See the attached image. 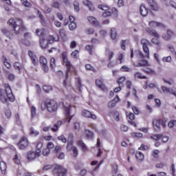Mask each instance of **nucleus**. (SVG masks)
<instances>
[{
  "label": "nucleus",
  "mask_w": 176,
  "mask_h": 176,
  "mask_svg": "<svg viewBox=\"0 0 176 176\" xmlns=\"http://www.w3.org/2000/svg\"><path fill=\"white\" fill-rule=\"evenodd\" d=\"M88 21L91 24H94V25H98V21H97V19L93 16L88 17Z\"/></svg>",
  "instance_id": "nucleus-28"
},
{
  "label": "nucleus",
  "mask_w": 176,
  "mask_h": 176,
  "mask_svg": "<svg viewBox=\"0 0 176 176\" xmlns=\"http://www.w3.org/2000/svg\"><path fill=\"white\" fill-rule=\"evenodd\" d=\"M63 111L65 112V115L66 118H69V115L71 114V105L67 104V105H64L63 104Z\"/></svg>",
  "instance_id": "nucleus-15"
},
{
  "label": "nucleus",
  "mask_w": 176,
  "mask_h": 176,
  "mask_svg": "<svg viewBox=\"0 0 176 176\" xmlns=\"http://www.w3.org/2000/svg\"><path fill=\"white\" fill-rule=\"evenodd\" d=\"M5 87V89H0V100L3 104H8V101L13 102V101H14V96L13 95V93H12L10 85L6 84Z\"/></svg>",
  "instance_id": "nucleus-2"
},
{
  "label": "nucleus",
  "mask_w": 176,
  "mask_h": 176,
  "mask_svg": "<svg viewBox=\"0 0 176 176\" xmlns=\"http://www.w3.org/2000/svg\"><path fill=\"white\" fill-rule=\"evenodd\" d=\"M174 126H176V120H172L168 122V127H169L170 129H173Z\"/></svg>",
  "instance_id": "nucleus-44"
},
{
  "label": "nucleus",
  "mask_w": 176,
  "mask_h": 176,
  "mask_svg": "<svg viewBox=\"0 0 176 176\" xmlns=\"http://www.w3.org/2000/svg\"><path fill=\"white\" fill-rule=\"evenodd\" d=\"M53 148H54V144H53V142H48L47 144V148H48L50 151V149H53Z\"/></svg>",
  "instance_id": "nucleus-59"
},
{
  "label": "nucleus",
  "mask_w": 176,
  "mask_h": 176,
  "mask_svg": "<svg viewBox=\"0 0 176 176\" xmlns=\"http://www.w3.org/2000/svg\"><path fill=\"white\" fill-rule=\"evenodd\" d=\"M52 86H48V85H44L43 87V89L44 90V91L45 93H49V91H50V90H52Z\"/></svg>",
  "instance_id": "nucleus-48"
},
{
  "label": "nucleus",
  "mask_w": 176,
  "mask_h": 176,
  "mask_svg": "<svg viewBox=\"0 0 176 176\" xmlns=\"http://www.w3.org/2000/svg\"><path fill=\"white\" fill-rule=\"evenodd\" d=\"M5 115L7 119H10V116H12V111H10V109L6 110Z\"/></svg>",
  "instance_id": "nucleus-52"
},
{
  "label": "nucleus",
  "mask_w": 176,
  "mask_h": 176,
  "mask_svg": "<svg viewBox=\"0 0 176 176\" xmlns=\"http://www.w3.org/2000/svg\"><path fill=\"white\" fill-rule=\"evenodd\" d=\"M147 2L150 6L151 10H154V12H157V10H159V6L155 0H147Z\"/></svg>",
  "instance_id": "nucleus-10"
},
{
  "label": "nucleus",
  "mask_w": 176,
  "mask_h": 176,
  "mask_svg": "<svg viewBox=\"0 0 176 176\" xmlns=\"http://www.w3.org/2000/svg\"><path fill=\"white\" fill-rule=\"evenodd\" d=\"M77 87L78 88L79 91H82V80L80 78H77Z\"/></svg>",
  "instance_id": "nucleus-41"
},
{
  "label": "nucleus",
  "mask_w": 176,
  "mask_h": 176,
  "mask_svg": "<svg viewBox=\"0 0 176 176\" xmlns=\"http://www.w3.org/2000/svg\"><path fill=\"white\" fill-rule=\"evenodd\" d=\"M116 102H119V96H116V98L108 103L109 108H114L116 107Z\"/></svg>",
  "instance_id": "nucleus-16"
},
{
  "label": "nucleus",
  "mask_w": 176,
  "mask_h": 176,
  "mask_svg": "<svg viewBox=\"0 0 176 176\" xmlns=\"http://www.w3.org/2000/svg\"><path fill=\"white\" fill-rule=\"evenodd\" d=\"M162 61H164V63H171V56H168L166 57H164L162 58Z\"/></svg>",
  "instance_id": "nucleus-55"
},
{
  "label": "nucleus",
  "mask_w": 176,
  "mask_h": 176,
  "mask_svg": "<svg viewBox=\"0 0 176 176\" xmlns=\"http://www.w3.org/2000/svg\"><path fill=\"white\" fill-rule=\"evenodd\" d=\"M98 9H100V10H104V12L102 13L103 17H109V16H111V12L108 11L109 10V7L108 6H105L104 4H99L98 6Z\"/></svg>",
  "instance_id": "nucleus-6"
},
{
  "label": "nucleus",
  "mask_w": 176,
  "mask_h": 176,
  "mask_svg": "<svg viewBox=\"0 0 176 176\" xmlns=\"http://www.w3.org/2000/svg\"><path fill=\"white\" fill-rule=\"evenodd\" d=\"M169 5H170V6H171V8L176 10V3H175V1H169Z\"/></svg>",
  "instance_id": "nucleus-64"
},
{
  "label": "nucleus",
  "mask_w": 176,
  "mask_h": 176,
  "mask_svg": "<svg viewBox=\"0 0 176 176\" xmlns=\"http://www.w3.org/2000/svg\"><path fill=\"white\" fill-rule=\"evenodd\" d=\"M67 67V70H66V79H68V72H69L71 71V63L65 65Z\"/></svg>",
  "instance_id": "nucleus-50"
},
{
  "label": "nucleus",
  "mask_w": 176,
  "mask_h": 176,
  "mask_svg": "<svg viewBox=\"0 0 176 176\" xmlns=\"http://www.w3.org/2000/svg\"><path fill=\"white\" fill-rule=\"evenodd\" d=\"M36 157V154L34 151H29L28 152L27 159L30 162H32V160H35Z\"/></svg>",
  "instance_id": "nucleus-17"
},
{
  "label": "nucleus",
  "mask_w": 176,
  "mask_h": 176,
  "mask_svg": "<svg viewBox=\"0 0 176 176\" xmlns=\"http://www.w3.org/2000/svg\"><path fill=\"white\" fill-rule=\"evenodd\" d=\"M45 107L49 112H56L57 108H58L57 102L52 99L45 100Z\"/></svg>",
  "instance_id": "nucleus-3"
},
{
  "label": "nucleus",
  "mask_w": 176,
  "mask_h": 176,
  "mask_svg": "<svg viewBox=\"0 0 176 176\" xmlns=\"http://www.w3.org/2000/svg\"><path fill=\"white\" fill-rule=\"evenodd\" d=\"M85 33L87 34V35H93V34H94V29L88 28L85 30Z\"/></svg>",
  "instance_id": "nucleus-49"
},
{
  "label": "nucleus",
  "mask_w": 176,
  "mask_h": 176,
  "mask_svg": "<svg viewBox=\"0 0 176 176\" xmlns=\"http://www.w3.org/2000/svg\"><path fill=\"white\" fill-rule=\"evenodd\" d=\"M148 25L152 28H155V27H157L158 28H166V25L164 24L155 21H150Z\"/></svg>",
  "instance_id": "nucleus-11"
},
{
  "label": "nucleus",
  "mask_w": 176,
  "mask_h": 176,
  "mask_svg": "<svg viewBox=\"0 0 176 176\" xmlns=\"http://www.w3.org/2000/svg\"><path fill=\"white\" fill-rule=\"evenodd\" d=\"M8 24L13 28L15 35H19V34H23V32L27 31V28L24 25V23L20 19H10L8 21Z\"/></svg>",
  "instance_id": "nucleus-1"
},
{
  "label": "nucleus",
  "mask_w": 176,
  "mask_h": 176,
  "mask_svg": "<svg viewBox=\"0 0 176 176\" xmlns=\"http://www.w3.org/2000/svg\"><path fill=\"white\" fill-rule=\"evenodd\" d=\"M82 3H84V5H85V6H87V8H89V10H91V12H94V6H93V3H91V1H89V0H84L82 1Z\"/></svg>",
  "instance_id": "nucleus-18"
},
{
  "label": "nucleus",
  "mask_w": 176,
  "mask_h": 176,
  "mask_svg": "<svg viewBox=\"0 0 176 176\" xmlns=\"http://www.w3.org/2000/svg\"><path fill=\"white\" fill-rule=\"evenodd\" d=\"M171 36H173V31L171 30H167L166 34L162 35V38L164 41H170Z\"/></svg>",
  "instance_id": "nucleus-20"
},
{
  "label": "nucleus",
  "mask_w": 176,
  "mask_h": 176,
  "mask_svg": "<svg viewBox=\"0 0 176 176\" xmlns=\"http://www.w3.org/2000/svg\"><path fill=\"white\" fill-rule=\"evenodd\" d=\"M140 12L143 17H145V16H148V9L144 4H142L140 7Z\"/></svg>",
  "instance_id": "nucleus-14"
},
{
  "label": "nucleus",
  "mask_w": 176,
  "mask_h": 176,
  "mask_svg": "<svg viewBox=\"0 0 176 176\" xmlns=\"http://www.w3.org/2000/svg\"><path fill=\"white\" fill-rule=\"evenodd\" d=\"M14 68L18 71H21V63L15 62L14 64Z\"/></svg>",
  "instance_id": "nucleus-40"
},
{
  "label": "nucleus",
  "mask_w": 176,
  "mask_h": 176,
  "mask_svg": "<svg viewBox=\"0 0 176 176\" xmlns=\"http://www.w3.org/2000/svg\"><path fill=\"white\" fill-rule=\"evenodd\" d=\"M73 142L70 141L67 142V146H66V149L67 151H68L69 152L71 151L73 148H74V146H72Z\"/></svg>",
  "instance_id": "nucleus-38"
},
{
  "label": "nucleus",
  "mask_w": 176,
  "mask_h": 176,
  "mask_svg": "<svg viewBox=\"0 0 176 176\" xmlns=\"http://www.w3.org/2000/svg\"><path fill=\"white\" fill-rule=\"evenodd\" d=\"M161 89L164 93H170V89L167 88L166 86H162Z\"/></svg>",
  "instance_id": "nucleus-63"
},
{
  "label": "nucleus",
  "mask_w": 176,
  "mask_h": 176,
  "mask_svg": "<svg viewBox=\"0 0 176 176\" xmlns=\"http://www.w3.org/2000/svg\"><path fill=\"white\" fill-rule=\"evenodd\" d=\"M85 135L88 140H93L94 138V133L89 129L85 130Z\"/></svg>",
  "instance_id": "nucleus-24"
},
{
  "label": "nucleus",
  "mask_w": 176,
  "mask_h": 176,
  "mask_svg": "<svg viewBox=\"0 0 176 176\" xmlns=\"http://www.w3.org/2000/svg\"><path fill=\"white\" fill-rule=\"evenodd\" d=\"M56 67V58H52L50 60V68H52V69H54Z\"/></svg>",
  "instance_id": "nucleus-42"
},
{
  "label": "nucleus",
  "mask_w": 176,
  "mask_h": 176,
  "mask_svg": "<svg viewBox=\"0 0 176 176\" xmlns=\"http://www.w3.org/2000/svg\"><path fill=\"white\" fill-rule=\"evenodd\" d=\"M54 176H67V169L60 165H56L53 170Z\"/></svg>",
  "instance_id": "nucleus-4"
},
{
  "label": "nucleus",
  "mask_w": 176,
  "mask_h": 176,
  "mask_svg": "<svg viewBox=\"0 0 176 176\" xmlns=\"http://www.w3.org/2000/svg\"><path fill=\"white\" fill-rule=\"evenodd\" d=\"M163 137V135L162 134H154L151 136V140H155V141H157Z\"/></svg>",
  "instance_id": "nucleus-34"
},
{
  "label": "nucleus",
  "mask_w": 176,
  "mask_h": 176,
  "mask_svg": "<svg viewBox=\"0 0 176 176\" xmlns=\"http://www.w3.org/2000/svg\"><path fill=\"white\" fill-rule=\"evenodd\" d=\"M39 61L40 64H42L43 71H44V72H48L49 67L47 66V59H46L44 56H41Z\"/></svg>",
  "instance_id": "nucleus-8"
},
{
  "label": "nucleus",
  "mask_w": 176,
  "mask_h": 176,
  "mask_svg": "<svg viewBox=\"0 0 176 176\" xmlns=\"http://www.w3.org/2000/svg\"><path fill=\"white\" fill-rule=\"evenodd\" d=\"M96 85L99 89H101V90H107V87L101 80H96Z\"/></svg>",
  "instance_id": "nucleus-19"
},
{
  "label": "nucleus",
  "mask_w": 176,
  "mask_h": 176,
  "mask_svg": "<svg viewBox=\"0 0 176 176\" xmlns=\"http://www.w3.org/2000/svg\"><path fill=\"white\" fill-rule=\"evenodd\" d=\"M69 28L70 31H74L76 28V23L75 22H72L69 24Z\"/></svg>",
  "instance_id": "nucleus-45"
},
{
  "label": "nucleus",
  "mask_w": 176,
  "mask_h": 176,
  "mask_svg": "<svg viewBox=\"0 0 176 176\" xmlns=\"http://www.w3.org/2000/svg\"><path fill=\"white\" fill-rule=\"evenodd\" d=\"M57 138L59 141H62V142H64V144L67 142V138H65V136H64V135H61L60 136H58Z\"/></svg>",
  "instance_id": "nucleus-51"
},
{
  "label": "nucleus",
  "mask_w": 176,
  "mask_h": 176,
  "mask_svg": "<svg viewBox=\"0 0 176 176\" xmlns=\"http://www.w3.org/2000/svg\"><path fill=\"white\" fill-rule=\"evenodd\" d=\"M132 137H137L138 138H141L142 137V133H133Z\"/></svg>",
  "instance_id": "nucleus-61"
},
{
  "label": "nucleus",
  "mask_w": 176,
  "mask_h": 176,
  "mask_svg": "<svg viewBox=\"0 0 176 176\" xmlns=\"http://www.w3.org/2000/svg\"><path fill=\"white\" fill-rule=\"evenodd\" d=\"M134 78L135 79H146V77L145 76H142L140 72H135L134 74Z\"/></svg>",
  "instance_id": "nucleus-31"
},
{
  "label": "nucleus",
  "mask_w": 176,
  "mask_h": 176,
  "mask_svg": "<svg viewBox=\"0 0 176 176\" xmlns=\"http://www.w3.org/2000/svg\"><path fill=\"white\" fill-rule=\"evenodd\" d=\"M106 53L107 54H109V60H112V58L113 57V52L109 51V49H106Z\"/></svg>",
  "instance_id": "nucleus-54"
},
{
  "label": "nucleus",
  "mask_w": 176,
  "mask_h": 176,
  "mask_svg": "<svg viewBox=\"0 0 176 176\" xmlns=\"http://www.w3.org/2000/svg\"><path fill=\"white\" fill-rule=\"evenodd\" d=\"M74 10L75 12H79L80 8H79V3H78V2L75 1L74 3Z\"/></svg>",
  "instance_id": "nucleus-58"
},
{
  "label": "nucleus",
  "mask_w": 176,
  "mask_h": 176,
  "mask_svg": "<svg viewBox=\"0 0 176 176\" xmlns=\"http://www.w3.org/2000/svg\"><path fill=\"white\" fill-rule=\"evenodd\" d=\"M134 67H146L148 65V60H144L140 62L138 65L133 64Z\"/></svg>",
  "instance_id": "nucleus-32"
},
{
  "label": "nucleus",
  "mask_w": 176,
  "mask_h": 176,
  "mask_svg": "<svg viewBox=\"0 0 176 176\" xmlns=\"http://www.w3.org/2000/svg\"><path fill=\"white\" fill-rule=\"evenodd\" d=\"M135 157L138 160H139V162H142V160H144V154H142L141 152H138L135 154Z\"/></svg>",
  "instance_id": "nucleus-33"
},
{
  "label": "nucleus",
  "mask_w": 176,
  "mask_h": 176,
  "mask_svg": "<svg viewBox=\"0 0 176 176\" xmlns=\"http://www.w3.org/2000/svg\"><path fill=\"white\" fill-rule=\"evenodd\" d=\"M132 110L135 115H138V113H140V110L135 106H132Z\"/></svg>",
  "instance_id": "nucleus-56"
},
{
  "label": "nucleus",
  "mask_w": 176,
  "mask_h": 176,
  "mask_svg": "<svg viewBox=\"0 0 176 176\" xmlns=\"http://www.w3.org/2000/svg\"><path fill=\"white\" fill-rule=\"evenodd\" d=\"M160 126H162V119L155 118L153 120V127L156 133H159L162 130Z\"/></svg>",
  "instance_id": "nucleus-5"
},
{
  "label": "nucleus",
  "mask_w": 176,
  "mask_h": 176,
  "mask_svg": "<svg viewBox=\"0 0 176 176\" xmlns=\"http://www.w3.org/2000/svg\"><path fill=\"white\" fill-rule=\"evenodd\" d=\"M6 163L5 162H0V169L1 170L2 174H6Z\"/></svg>",
  "instance_id": "nucleus-26"
},
{
  "label": "nucleus",
  "mask_w": 176,
  "mask_h": 176,
  "mask_svg": "<svg viewBox=\"0 0 176 176\" xmlns=\"http://www.w3.org/2000/svg\"><path fill=\"white\" fill-rule=\"evenodd\" d=\"M62 58H63V63H65V65H67V64H71V62L68 60V56L67 55V52H63L62 54Z\"/></svg>",
  "instance_id": "nucleus-27"
},
{
  "label": "nucleus",
  "mask_w": 176,
  "mask_h": 176,
  "mask_svg": "<svg viewBox=\"0 0 176 176\" xmlns=\"http://www.w3.org/2000/svg\"><path fill=\"white\" fill-rule=\"evenodd\" d=\"M85 49L89 52V54H93V49H94V45H87L85 46Z\"/></svg>",
  "instance_id": "nucleus-35"
},
{
  "label": "nucleus",
  "mask_w": 176,
  "mask_h": 176,
  "mask_svg": "<svg viewBox=\"0 0 176 176\" xmlns=\"http://www.w3.org/2000/svg\"><path fill=\"white\" fill-rule=\"evenodd\" d=\"M49 43H52L50 40H45L40 38V46L42 49H47V46H49Z\"/></svg>",
  "instance_id": "nucleus-13"
},
{
  "label": "nucleus",
  "mask_w": 176,
  "mask_h": 176,
  "mask_svg": "<svg viewBox=\"0 0 176 176\" xmlns=\"http://www.w3.org/2000/svg\"><path fill=\"white\" fill-rule=\"evenodd\" d=\"M22 5L23 6H25V8H31V4L28 1V0H21Z\"/></svg>",
  "instance_id": "nucleus-43"
},
{
  "label": "nucleus",
  "mask_w": 176,
  "mask_h": 176,
  "mask_svg": "<svg viewBox=\"0 0 176 176\" xmlns=\"http://www.w3.org/2000/svg\"><path fill=\"white\" fill-rule=\"evenodd\" d=\"M152 43H154V45H156L157 47V50H160V41L157 38H153L151 40Z\"/></svg>",
  "instance_id": "nucleus-30"
},
{
  "label": "nucleus",
  "mask_w": 176,
  "mask_h": 176,
  "mask_svg": "<svg viewBox=\"0 0 176 176\" xmlns=\"http://www.w3.org/2000/svg\"><path fill=\"white\" fill-rule=\"evenodd\" d=\"M112 13H113V14H114V17H118V9H116V8H112Z\"/></svg>",
  "instance_id": "nucleus-60"
},
{
  "label": "nucleus",
  "mask_w": 176,
  "mask_h": 176,
  "mask_svg": "<svg viewBox=\"0 0 176 176\" xmlns=\"http://www.w3.org/2000/svg\"><path fill=\"white\" fill-rule=\"evenodd\" d=\"M118 33L116 32V29L115 28H112L111 29V39H116V36Z\"/></svg>",
  "instance_id": "nucleus-29"
},
{
  "label": "nucleus",
  "mask_w": 176,
  "mask_h": 176,
  "mask_svg": "<svg viewBox=\"0 0 176 176\" xmlns=\"http://www.w3.org/2000/svg\"><path fill=\"white\" fill-rule=\"evenodd\" d=\"M50 154V150L46 148L43 150V156H48Z\"/></svg>",
  "instance_id": "nucleus-53"
},
{
  "label": "nucleus",
  "mask_w": 176,
  "mask_h": 176,
  "mask_svg": "<svg viewBox=\"0 0 176 176\" xmlns=\"http://www.w3.org/2000/svg\"><path fill=\"white\" fill-rule=\"evenodd\" d=\"M58 159L63 160L64 157H65V154L64 153L61 152L58 153L57 155Z\"/></svg>",
  "instance_id": "nucleus-62"
},
{
  "label": "nucleus",
  "mask_w": 176,
  "mask_h": 176,
  "mask_svg": "<svg viewBox=\"0 0 176 176\" xmlns=\"http://www.w3.org/2000/svg\"><path fill=\"white\" fill-rule=\"evenodd\" d=\"M39 135V131L35 130L33 127H30V135H34L36 137V135Z\"/></svg>",
  "instance_id": "nucleus-37"
},
{
  "label": "nucleus",
  "mask_w": 176,
  "mask_h": 176,
  "mask_svg": "<svg viewBox=\"0 0 176 176\" xmlns=\"http://www.w3.org/2000/svg\"><path fill=\"white\" fill-rule=\"evenodd\" d=\"M1 32L6 36H8L9 39H13V34H10V32L5 28L1 29Z\"/></svg>",
  "instance_id": "nucleus-23"
},
{
  "label": "nucleus",
  "mask_w": 176,
  "mask_h": 176,
  "mask_svg": "<svg viewBox=\"0 0 176 176\" xmlns=\"http://www.w3.org/2000/svg\"><path fill=\"white\" fill-rule=\"evenodd\" d=\"M142 71H144V72H146V74H150L151 75H156V72L151 69H148V70L142 69Z\"/></svg>",
  "instance_id": "nucleus-46"
},
{
  "label": "nucleus",
  "mask_w": 176,
  "mask_h": 176,
  "mask_svg": "<svg viewBox=\"0 0 176 176\" xmlns=\"http://www.w3.org/2000/svg\"><path fill=\"white\" fill-rule=\"evenodd\" d=\"M72 151L74 154V157H78V148L76 146H74L73 147V148H72Z\"/></svg>",
  "instance_id": "nucleus-57"
},
{
  "label": "nucleus",
  "mask_w": 176,
  "mask_h": 176,
  "mask_svg": "<svg viewBox=\"0 0 176 176\" xmlns=\"http://www.w3.org/2000/svg\"><path fill=\"white\" fill-rule=\"evenodd\" d=\"M120 71L122 72H131V69L130 67H127L126 65H124L121 67Z\"/></svg>",
  "instance_id": "nucleus-39"
},
{
  "label": "nucleus",
  "mask_w": 176,
  "mask_h": 176,
  "mask_svg": "<svg viewBox=\"0 0 176 176\" xmlns=\"http://www.w3.org/2000/svg\"><path fill=\"white\" fill-rule=\"evenodd\" d=\"M82 115L84 116V118H89L94 120L97 119V116L95 114L91 113V112L89 111V110H83L82 111Z\"/></svg>",
  "instance_id": "nucleus-12"
},
{
  "label": "nucleus",
  "mask_w": 176,
  "mask_h": 176,
  "mask_svg": "<svg viewBox=\"0 0 176 176\" xmlns=\"http://www.w3.org/2000/svg\"><path fill=\"white\" fill-rule=\"evenodd\" d=\"M159 153H160V151L159 150H154L153 151V157H155V159H159Z\"/></svg>",
  "instance_id": "nucleus-47"
},
{
  "label": "nucleus",
  "mask_w": 176,
  "mask_h": 176,
  "mask_svg": "<svg viewBox=\"0 0 176 176\" xmlns=\"http://www.w3.org/2000/svg\"><path fill=\"white\" fill-rule=\"evenodd\" d=\"M17 146L19 148V149H25V148L28 146V139H27L24 136L22 137L19 142L17 143Z\"/></svg>",
  "instance_id": "nucleus-7"
},
{
  "label": "nucleus",
  "mask_w": 176,
  "mask_h": 176,
  "mask_svg": "<svg viewBox=\"0 0 176 176\" xmlns=\"http://www.w3.org/2000/svg\"><path fill=\"white\" fill-rule=\"evenodd\" d=\"M28 56L31 58L33 65H35V67H36V65H38V58L36 57V55H35V53H34V52L31 50H29Z\"/></svg>",
  "instance_id": "nucleus-9"
},
{
  "label": "nucleus",
  "mask_w": 176,
  "mask_h": 176,
  "mask_svg": "<svg viewBox=\"0 0 176 176\" xmlns=\"http://www.w3.org/2000/svg\"><path fill=\"white\" fill-rule=\"evenodd\" d=\"M37 16L41 19L40 21L42 25H45L46 21H45V16H43V14H42V12L39 10H37Z\"/></svg>",
  "instance_id": "nucleus-22"
},
{
  "label": "nucleus",
  "mask_w": 176,
  "mask_h": 176,
  "mask_svg": "<svg viewBox=\"0 0 176 176\" xmlns=\"http://www.w3.org/2000/svg\"><path fill=\"white\" fill-rule=\"evenodd\" d=\"M145 31L148 32L150 35L155 36V38H159L160 35L156 32V30H152L149 28H146Z\"/></svg>",
  "instance_id": "nucleus-21"
},
{
  "label": "nucleus",
  "mask_w": 176,
  "mask_h": 176,
  "mask_svg": "<svg viewBox=\"0 0 176 176\" xmlns=\"http://www.w3.org/2000/svg\"><path fill=\"white\" fill-rule=\"evenodd\" d=\"M142 47L144 53H146V57L149 58V48L148 47V45H142Z\"/></svg>",
  "instance_id": "nucleus-36"
},
{
  "label": "nucleus",
  "mask_w": 176,
  "mask_h": 176,
  "mask_svg": "<svg viewBox=\"0 0 176 176\" xmlns=\"http://www.w3.org/2000/svg\"><path fill=\"white\" fill-rule=\"evenodd\" d=\"M77 144L78 145V146H80L81 148V149L85 152L86 151H87V146H86V144L83 142V141L82 140H78L77 142Z\"/></svg>",
  "instance_id": "nucleus-25"
}]
</instances>
